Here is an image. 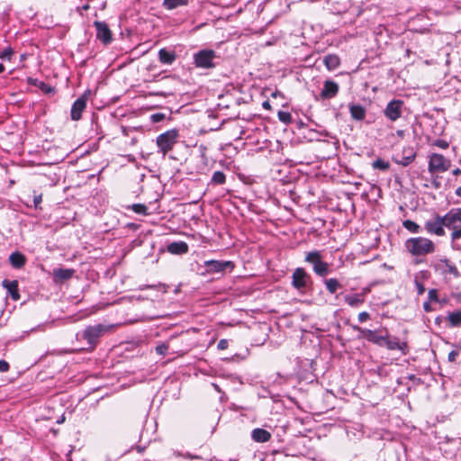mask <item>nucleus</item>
I'll return each instance as SVG.
<instances>
[{
  "mask_svg": "<svg viewBox=\"0 0 461 461\" xmlns=\"http://www.w3.org/2000/svg\"><path fill=\"white\" fill-rule=\"evenodd\" d=\"M434 145L443 149L449 147V143L445 140H435Z\"/></svg>",
  "mask_w": 461,
  "mask_h": 461,
  "instance_id": "79ce46f5",
  "label": "nucleus"
},
{
  "mask_svg": "<svg viewBox=\"0 0 461 461\" xmlns=\"http://www.w3.org/2000/svg\"><path fill=\"white\" fill-rule=\"evenodd\" d=\"M443 226L454 230L457 222H461V209H452L444 216H441Z\"/></svg>",
  "mask_w": 461,
  "mask_h": 461,
  "instance_id": "1a4fd4ad",
  "label": "nucleus"
},
{
  "mask_svg": "<svg viewBox=\"0 0 461 461\" xmlns=\"http://www.w3.org/2000/svg\"><path fill=\"white\" fill-rule=\"evenodd\" d=\"M12 54H13L12 50L6 49L1 53L0 58L1 59H10Z\"/></svg>",
  "mask_w": 461,
  "mask_h": 461,
  "instance_id": "09e8293b",
  "label": "nucleus"
},
{
  "mask_svg": "<svg viewBox=\"0 0 461 461\" xmlns=\"http://www.w3.org/2000/svg\"><path fill=\"white\" fill-rule=\"evenodd\" d=\"M2 285L8 291L13 300L17 301L20 299L18 282L16 280L10 281L8 279H5L2 282Z\"/></svg>",
  "mask_w": 461,
  "mask_h": 461,
  "instance_id": "dca6fc26",
  "label": "nucleus"
},
{
  "mask_svg": "<svg viewBox=\"0 0 461 461\" xmlns=\"http://www.w3.org/2000/svg\"><path fill=\"white\" fill-rule=\"evenodd\" d=\"M313 272L319 276H326L330 273V265L322 260L315 266Z\"/></svg>",
  "mask_w": 461,
  "mask_h": 461,
  "instance_id": "cd10ccee",
  "label": "nucleus"
},
{
  "mask_svg": "<svg viewBox=\"0 0 461 461\" xmlns=\"http://www.w3.org/2000/svg\"><path fill=\"white\" fill-rule=\"evenodd\" d=\"M323 63L328 68V70L332 71L339 68L340 65V59L339 56L335 54H330L324 57Z\"/></svg>",
  "mask_w": 461,
  "mask_h": 461,
  "instance_id": "412c9836",
  "label": "nucleus"
},
{
  "mask_svg": "<svg viewBox=\"0 0 461 461\" xmlns=\"http://www.w3.org/2000/svg\"><path fill=\"white\" fill-rule=\"evenodd\" d=\"M321 260V254L318 250H313L306 253L305 262L312 265V269H314L315 266H317Z\"/></svg>",
  "mask_w": 461,
  "mask_h": 461,
  "instance_id": "393cba45",
  "label": "nucleus"
},
{
  "mask_svg": "<svg viewBox=\"0 0 461 461\" xmlns=\"http://www.w3.org/2000/svg\"><path fill=\"white\" fill-rule=\"evenodd\" d=\"M226 181V176L221 171H215L212 177V183L214 185H223Z\"/></svg>",
  "mask_w": 461,
  "mask_h": 461,
  "instance_id": "f704fd0d",
  "label": "nucleus"
},
{
  "mask_svg": "<svg viewBox=\"0 0 461 461\" xmlns=\"http://www.w3.org/2000/svg\"><path fill=\"white\" fill-rule=\"evenodd\" d=\"M158 60L165 65H171L176 59V54L174 50H168L166 48L158 50Z\"/></svg>",
  "mask_w": 461,
  "mask_h": 461,
  "instance_id": "2eb2a0df",
  "label": "nucleus"
},
{
  "mask_svg": "<svg viewBox=\"0 0 461 461\" xmlns=\"http://www.w3.org/2000/svg\"><path fill=\"white\" fill-rule=\"evenodd\" d=\"M312 282L311 276L303 267L294 269L292 275V285L300 293L306 291L308 285Z\"/></svg>",
  "mask_w": 461,
  "mask_h": 461,
  "instance_id": "39448f33",
  "label": "nucleus"
},
{
  "mask_svg": "<svg viewBox=\"0 0 461 461\" xmlns=\"http://www.w3.org/2000/svg\"><path fill=\"white\" fill-rule=\"evenodd\" d=\"M131 208L134 212H136L138 214H142V215L148 214V208L143 203H134L131 206Z\"/></svg>",
  "mask_w": 461,
  "mask_h": 461,
  "instance_id": "e433bc0d",
  "label": "nucleus"
},
{
  "mask_svg": "<svg viewBox=\"0 0 461 461\" xmlns=\"http://www.w3.org/2000/svg\"><path fill=\"white\" fill-rule=\"evenodd\" d=\"M9 261L14 267L21 268L24 266L26 259L22 253L16 251L10 255Z\"/></svg>",
  "mask_w": 461,
  "mask_h": 461,
  "instance_id": "5701e85b",
  "label": "nucleus"
},
{
  "mask_svg": "<svg viewBox=\"0 0 461 461\" xmlns=\"http://www.w3.org/2000/svg\"><path fill=\"white\" fill-rule=\"evenodd\" d=\"M277 116L279 121L286 125L292 122V115L289 112L279 111Z\"/></svg>",
  "mask_w": 461,
  "mask_h": 461,
  "instance_id": "c9c22d12",
  "label": "nucleus"
},
{
  "mask_svg": "<svg viewBox=\"0 0 461 461\" xmlns=\"http://www.w3.org/2000/svg\"><path fill=\"white\" fill-rule=\"evenodd\" d=\"M456 194L459 197H461V187H458L456 190Z\"/></svg>",
  "mask_w": 461,
  "mask_h": 461,
  "instance_id": "6e6d98bb",
  "label": "nucleus"
},
{
  "mask_svg": "<svg viewBox=\"0 0 461 461\" xmlns=\"http://www.w3.org/2000/svg\"><path fill=\"white\" fill-rule=\"evenodd\" d=\"M5 71V66L0 63V73H3Z\"/></svg>",
  "mask_w": 461,
  "mask_h": 461,
  "instance_id": "4d7b16f0",
  "label": "nucleus"
},
{
  "mask_svg": "<svg viewBox=\"0 0 461 461\" xmlns=\"http://www.w3.org/2000/svg\"><path fill=\"white\" fill-rule=\"evenodd\" d=\"M414 285H415V287L417 289V294L419 295L423 294L424 292H425L424 285L421 282H420L417 278H415V280H414Z\"/></svg>",
  "mask_w": 461,
  "mask_h": 461,
  "instance_id": "a19ab883",
  "label": "nucleus"
},
{
  "mask_svg": "<svg viewBox=\"0 0 461 461\" xmlns=\"http://www.w3.org/2000/svg\"><path fill=\"white\" fill-rule=\"evenodd\" d=\"M451 167L450 159L439 153H432L429 160V172H446Z\"/></svg>",
  "mask_w": 461,
  "mask_h": 461,
  "instance_id": "423d86ee",
  "label": "nucleus"
},
{
  "mask_svg": "<svg viewBox=\"0 0 461 461\" xmlns=\"http://www.w3.org/2000/svg\"><path fill=\"white\" fill-rule=\"evenodd\" d=\"M216 52L212 50H201L194 54V64L198 68L209 69L215 68Z\"/></svg>",
  "mask_w": 461,
  "mask_h": 461,
  "instance_id": "20e7f679",
  "label": "nucleus"
},
{
  "mask_svg": "<svg viewBox=\"0 0 461 461\" xmlns=\"http://www.w3.org/2000/svg\"><path fill=\"white\" fill-rule=\"evenodd\" d=\"M178 138L179 132L176 129H171L159 134L156 139L158 152L162 153L163 156H166L177 143Z\"/></svg>",
  "mask_w": 461,
  "mask_h": 461,
  "instance_id": "f03ea898",
  "label": "nucleus"
},
{
  "mask_svg": "<svg viewBox=\"0 0 461 461\" xmlns=\"http://www.w3.org/2000/svg\"><path fill=\"white\" fill-rule=\"evenodd\" d=\"M415 157L416 153L411 148L404 149L402 151V157L397 161V163L403 167H407L415 159Z\"/></svg>",
  "mask_w": 461,
  "mask_h": 461,
  "instance_id": "aec40b11",
  "label": "nucleus"
},
{
  "mask_svg": "<svg viewBox=\"0 0 461 461\" xmlns=\"http://www.w3.org/2000/svg\"><path fill=\"white\" fill-rule=\"evenodd\" d=\"M461 238V227H456L451 233V240H457Z\"/></svg>",
  "mask_w": 461,
  "mask_h": 461,
  "instance_id": "37998d69",
  "label": "nucleus"
},
{
  "mask_svg": "<svg viewBox=\"0 0 461 461\" xmlns=\"http://www.w3.org/2000/svg\"><path fill=\"white\" fill-rule=\"evenodd\" d=\"M189 0H164L163 6L167 10L175 9L178 6L186 5Z\"/></svg>",
  "mask_w": 461,
  "mask_h": 461,
  "instance_id": "c85d7f7f",
  "label": "nucleus"
},
{
  "mask_svg": "<svg viewBox=\"0 0 461 461\" xmlns=\"http://www.w3.org/2000/svg\"><path fill=\"white\" fill-rule=\"evenodd\" d=\"M41 201H42L41 194L35 195L33 198L34 206L37 208L39 206V204L41 203Z\"/></svg>",
  "mask_w": 461,
  "mask_h": 461,
  "instance_id": "3c124183",
  "label": "nucleus"
},
{
  "mask_svg": "<svg viewBox=\"0 0 461 461\" xmlns=\"http://www.w3.org/2000/svg\"><path fill=\"white\" fill-rule=\"evenodd\" d=\"M349 113L353 119L362 121L366 116V110L360 104H350Z\"/></svg>",
  "mask_w": 461,
  "mask_h": 461,
  "instance_id": "4be33fe9",
  "label": "nucleus"
},
{
  "mask_svg": "<svg viewBox=\"0 0 461 461\" xmlns=\"http://www.w3.org/2000/svg\"><path fill=\"white\" fill-rule=\"evenodd\" d=\"M353 329L358 331L361 334L362 338L378 346H384V340L386 339V336L388 334L386 332L385 335H377L374 330L363 329L358 326H354Z\"/></svg>",
  "mask_w": 461,
  "mask_h": 461,
  "instance_id": "6e6552de",
  "label": "nucleus"
},
{
  "mask_svg": "<svg viewBox=\"0 0 461 461\" xmlns=\"http://www.w3.org/2000/svg\"><path fill=\"white\" fill-rule=\"evenodd\" d=\"M74 273V269L57 268L53 270V276L56 280L65 281L70 279L73 276Z\"/></svg>",
  "mask_w": 461,
  "mask_h": 461,
  "instance_id": "6ab92c4d",
  "label": "nucleus"
},
{
  "mask_svg": "<svg viewBox=\"0 0 461 461\" xmlns=\"http://www.w3.org/2000/svg\"><path fill=\"white\" fill-rule=\"evenodd\" d=\"M165 114L162 113H153L151 116H150V121L154 123H157V122H162L164 119H165Z\"/></svg>",
  "mask_w": 461,
  "mask_h": 461,
  "instance_id": "ea45409f",
  "label": "nucleus"
},
{
  "mask_svg": "<svg viewBox=\"0 0 461 461\" xmlns=\"http://www.w3.org/2000/svg\"><path fill=\"white\" fill-rule=\"evenodd\" d=\"M402 226L411 233H419L420 231V225L411 220L403 221Z\"/></svg>",
  "mask_w": 461,
  "mask_h": 461,
  "instance_id": "7c9ffc66",
  "label": "nucleus"
},
{
  "mask_svg": "<svg viewBox=\"0 0 461 461\" xmlns=\"http://www.w3.org/2000/svg\"><path fill=\"white\" fill-rule=\"evenodd\" d=\"M213 386L215 387V389H216V390H219V388H218V385H217V384H213Z\"/></svg>",
  "mask_w": 461,
  "mask_h": 461,
  "instance_id": "bf43d9fd",
  "label": "nucleus"
},
{
  "mask_svg": "<svg viewBox=\"0 0 461 461\" xmlns=\"http://www.w3.org/2000/svg\"><path fill=\"white\" fill-rule=\"evenodd\" d=\"M404 102L401 99L391 100L384 109V116L391 122L400 119L403 113Z\"/></svg>",
  "mask_w": 461,
  "mask_h": 461,
  "instance_id": "0eeeda50",
  "label": "nucleus"
},
{
  "mask_svg": "<svg viewBox=\"0 0 461 461\" xmlns=\"http://www.w3.org/2000/svg\"><path fill=\"white\" fill-rule=\"evenodd\" d=\"M325 285L330 294H334L340 286V284L336 278H330L325 280Z\"/></svg>",
  "mask_w": 461,
  "mask_h": 461,
  "instance_id": "c756f323",
  "label": "nucleus"
},
{
  "mask_svg": "<svg viewBox=\"0 0 461 461\" xmlns=\"http://www.w3.org/2000/svg\"><path fill=\"white\" fill-rule=\"evenodd\" d=\"M452 174H453L454 176H458V175H460V174H461V170H460L459 168H456V169H454V170L452 171Z\"/></svg>",
  "mask_w": 461,
  "mask_h": 461,
  "instance_id": "5fc2aeb1",
  "label": "nucleus"
},
{
  "mask_svg": "<svg viewBox=\"0 0 461 461\" xmlns=\"http://www.w3.org/2000/svg\"><path fill=\"white\" fill-rule=\"evenodd\" d=\"M425 230L430 234H435L439 237L444 236L445 230L441 216L436 215L434 220L427 221L425 223Z\"/></svg>",
  "mask_w": 461,
  "mask_h": 461,
  "instance_id": "9b49d317",
  "label": "nucleus"
},
{
  "mask_svg": "<svg viewBox=\"0 0 461 461\" xmlns=\"http://www.w3.org/2000/svg\"><path fill=\"white\" fill-rule=\"evenodd\" d=\"M10 368L8 362L5 360H0V372H7Z\"/></svg>",
  "mask_w": 461,
  "mask_h": 461,
  "instance_id": "c03bdc74",
  "label": "nucleus"
},
{
  "mask_svg": "<svg viewBox=\"0 0 461 461\" xmlns=\"http://www.w3.org/2000/svg\"><path fill=\"white\" fill-rule=\"evenodd\" d=\"M262 106L266 110H270L271 109V105H270V103L268 101L263 102Z\"/></svg>",
  "mask_w": 461,
  "mask_h": 461,
  "instance_id": "603ef678",
  "label": "nucleus"
},
{
  "mask_svg": "<svg viewBox=\"0 0 461 461\" xmlns=\"http://www.w3.org/2000/svg\"><path fill=\"white\" fill-rule=\"evenodd\" d=\"M364 295L361 294H349L345 296V302L352 307H357L364 303Z\"/></svg>",
  "mask_w": 461,
  "mask_h": 461,
  "instance_id": "b1692460",
  "label": "nucleus"
},
{
  "mask_svg": "<svg viewBox=\"0 0 461 461\" xmlns=\"http://www.w3.org/2000/svg\"><path fill=\"white\" fill-rule=\"evenodd\" d=\"M370 317L369 313L367 312H362L358 314V321L360 322H364L366 320H368Z\"/></svg>",
  "mask_w": 461,
  "mask_h": 461,
  "instance_id": "49530a36",
  "label": "nucleus"
},
{
  "mask_svg": "<svg viewBox=\"0 0 461 461\" xmlns=\"http://www.w3.org/2000/svg\"><path fill=\"white\" fill-rule=\"evenodd\" d=\"M167 251L171 254H185L188 251V245L184 241L172 242L167 246Z\"/></svg>",
  "mask_w": 461,
  "mask_h": 461,
  "instance_id": "a211bd4d",
  "label": "nucleus"
},
{
  "mask_svg": "<svg viewBox=\"0 0 461 461\" xmlns=\"http://www.w3.org/2000/svg\"><path fill=\"white\" fill-rule=\"evenodd\" d=\"M109 329V326L104 324L88 326L83 330L81 338L87 341L91 349H94L98 343L99 338L103 336L106 331H108Z\"/></svg>",
  "mask_w": 461,
  "mask_h": 461,
  "instance_id": "7ed1b4c3",
  "label": "nucleus"
},
{
  "mask_svg": "<svg viewBox=\"0 0 461 461\" xmlns=\"http://www.w3.org/2000/svg\"><path fill=\"white\" fill-rule=\"evenodd\" d=\"M171 339H170L168 341H167L165 343H161V344L158 345L155 348L157 354L165 356L169 349V342L171 341Z\"/></svg>",
  "mask_w": 461,
  "mask_h": 461,
  "instance_id": "4c0bfd02",
  "label": "nucleus"
},
{
  "mask_svg": "<svg viewBox=\"0 0 461 461\" xmlns=\"http://www.w3.org/2000/svg\"><path fill=\"white\" fill-rule=\"evenodd\" d=\"M458 352L456 350H452L448 353L447 359L450 362H455L456 360V357H458Z\"/></svg>",
  "mask_w": 461,
  "mask_h": 461,
  "instance_id": "a18cd8bd",
  "label": "nucleus"
},
{
  "mask_svg": "<svg viewBox=\"0 0 461 461\" xmlns=\"http://www.w3.org/2000/svg\"><path fill=\"white\" fill-rule=\"evenodd\" d=\"M372 167L375 169H379V170L385 171V170L389 169L390 163L388 161H385V160L382 159V158H377L375 161H373Z\"/></svg>",
  "mask_w": 461,
  "mask_h": 461,
  "instance_id": "72a5a7b5",
  "label": "nucleus"
},
{
  "mask_svg": "<svg viewBox=\"0 0 461 461\" xmlns=\"http://www.w3.org/2000/svg\"><path fill=\"white\" fill-rule=\"evenodd\" d=\"M251 438L256 442L265 443L270 439L271 434L264 429L258 428L252 430Z\"/></svg>",
  "mask_w": 461,
  "mask_h": 461,
  "instance_id": "f3484780",
  "label": "nucleus"
},
{
  "mask_svg": "<svg viewBox=\"0 0 461 461\" xmlns=\"http://www.w3.org/2000/svg\"><path fill=\"white\" fill-rule=\"evenodd\" d=\"M83 8H84L85 10H87V9L89 8V6H88L87 5H84V6H83Z\"/></svg>",
  "mask_w": 461,
  "mask_h": 461,
  "instance_id": "13d9d810",
  "label": "nucleus"
},
{
  "mask_svg": "<svg viewBox=\"0 0 461 461\" xmlns=\"http://www.w3.org/2000/svg\"><path fill=\"white\" fill-rule=\"evenodd\" d=\"M217 348L221 350L226 349L228 348V340L227 339H221L218 342Z\"/></svg>",
  "mask_w": 461,
  "mask_h": 461,
  "instance_id": "de8ad7c7",
  "label": "nucleus"
},
{
  "mask_svg": "<svg viewBox=\"0 0 461 461\" xmlns=\"http://www.w3.org/2000/svg\"><path fill=\"white\" fill-rule=\"evenodd\" d=\"M384 346H385L390 350H403L406 347V343H400L397 339H391L388 335L386 336V339L384 340Z\"/></svg>",
  "mask_w": 461,
  "mask_h": 461,
  "instance_id": "bb28decb",
  "label": "nucleus"
},
{
  "mask_svg": "<svg viewBox=\"0 0 461 461\" xmlns=\"http://www.w3.org/2000/svg\"><path fill=\"white\" fill-rule=\"evenodd\" d=\"M207 272L209 273H220L223 272L227 268L232 269L234 264L231 261H218V260H208L204 262Z\"/></svg>",
  "mask_w": 461,
  "mask_h": 461,
  "instance_id": "ddd939ff",
  "label": "nucleus"
},
{
  "mask_svg": "<svg viewBox=\"0 0 461 461\" xmlns=\"http://www.w3.org/2000/svg\"><path fill=\"white\" fill-rule=\"evenodd\" d=\"M447 320L449 322V326L452 328L461 326V310L449 312Z\"/></svg>",
  "mask_w": 461,
  "mask_h": 461,
  "instance_id": "a878e982",
  "label": "nucleus"
},
{
  "mask_svg": "<svg viewBox=\"0 0 461 461\" xmlns=\"http://www.w3.org/2000/svg\"><path fill=\"white\" fill-rule=\"evenodd\" d=\"M339 90V86L335 81L326 80L320 94L321 98L323 100L331 99L338 95Z\"/></svg>",
  "mask_w": 461,
  "mask_h": 461,
  "instance_id": "4468645a",
  "label": "nucleus"
},
{
  "mask_svg": "<svg viewBox=\"0 0 461 461\" xmlns=\"http://www.w3.org/2000/svg\"><path fill=\"white\" fill-rule=\"evenodd\" d=\"M94 26L96 30V37L104 44L107 45L113 41L112 32L104 22H95Z\"/></svg>",
  "mask_w": 461,
  "mask_h": 461,
  "instance_id": "9d476101",
  "label": "nucleus"
},
{
  "mask_svg": "<svg viewBox=\"0 0 461 461\" xmlns=\"http://www.w3.org/2000/svg\"><path fill=\"white\" fill-rule=\"evenodd\" d=\"M396 134H397L400 138H403V137H404L405 132H404V131H403V130H398V131H396Z\"/></svg>",
  "mask_w": 461,
  "mask_h": 461,
  "instance_id": "864d4df0",
  "label": "nucleus"
},
{
  "mask_svg": "<svg viewBox=\"0 0 461 461\" xmlns=\"http://www.w3.org/2000/svg\"><path fill=\"white\" fill-rule=\"evenodd\" d=\"M441 263L445 266V272H447L454 276L457 277L459 276V272L455 265H453L448 259L445 258L441 260Z\"/></svg>",
  "mask_w": 461,
  "mask_h": 461,
  "instance_id": "2f4dec72",
  "label": "nucleus"
},
{
  "mask_svg": "<svg viewBox=\"0 0 461 461\" xmlns=\"http://www.w3.org/2000/svg\"><path fill=\"white\" fill-rule=\"evenodd\" d=\"M86 94L85 93L79 98H77L71 107L70 116L73 121H78L81 118L83 111L86 106Z\"/></svg>",
  "mask_w": 461,
  "mask_h": 461,
  "instance_id": "f8f14e48",
  "label": "nucleus"
},
{
  "mask_svg": "<svg viewBox=\"0 0 461 461\" xmlns=\"http://www.w3.org/2000/svg\"><path fill=\"white\" fill-rule=\"evenodd\" d=\"M405 250L413 257H422L435 251L434 242L424 237L410 238L404 242Z\"/></svg>",
  "mask_w": 461,
  "mask_h": 461,
  "instance_id": "f257e3e1",
  "label": "nucleus"
},
{
  "mask_svg": "<svg viewBox=\"0 0 461 461\" xmlns=\"http://www.w3.org/2000/svg\"><path fill=\"white\" fill-rule=\"evenodd\" d=\"M428 301L438 302V294L437 289H429L428 292Z\"/></svg>",
  "mask_w": 461,
  "mask_h": 461,
  "instance_id": "58836bf2",
  "label": "nucleus"
},
{
  "mask_svg": "<svg viewBox=\"0 0 461 461\" xmlns=\"http://www.w3.org/2000/svg\"><path fill=\"white\" fill-rule=\"evenodd\" d=\"M430 303L429 301H427L423 303V310L426 312H430L433 311L431 305H430Z\"/></svg>",
  "mask_w": 461,
  "mask_h": 461,
  "instance_id": "8fccbe9b",
  "label": "nucleus"
},
{
  "mask_svg": "<svg viewBox=\"0 0 461 461\" xmlns=\"http://www.w3.org/2000/svg\"><path fill=\"white\" fill-rule=\"evenodd\" d=\"M28 82L29 84L31 85H33L35 86H38L39 88H41L42 91H44L45 93H50L51 92V87L45 84L44 82L42 81H39L38 79H35V78H32V77H29L28 78Z\"/></svg>",
  "mask_w": 461,
  "mask_h": 461,
  "instance_id": "473e14b6",
  "label": "nucleus"
}]
</instances>
